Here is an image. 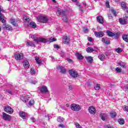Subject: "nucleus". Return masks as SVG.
Wrapping results in <instances>:
<instances>
[{
	"instance_id": "nucleus-49",
	"label": "nucleus",
	"mask_w": 128,
	"mask_h": 128,
	"mask_svg": "<svg viewBox=\"0 0 128 128\" xmlns=\"http://www.w3.org/2000/svg\"><path fill=\"white\" fill-rule=\"evenodd\" d=\"M116 70L117 72H122V69L119 68H116Z\"/></svg>"
},
{
	"instance_id": "nucleus-35",
	"label": "nucleus",
	"mask_w": 128,
	"mask_h": 128,
	"mask_svg": "<svg viewBox=\"0 0 128 128\" xmlns=\"http://www.w3.org/2000/svg\"><path fill=\"white\" fill-rule=\"evenodd\" d=\"M30 26H31V28H36V23H34V22H30Z\"/></svg>"
},
{
	"instance_id": "nucleus-4",
	"label": "nucleus",
	"mask_w": 128,
	"mask_h": 128,
	"mask_svg": "<svg viewBox=\"0 0 128 128\" xmlns=\"http://www.w3.org/2000/svg\"><path fill=\"white\" fill-rule=\"evenodd\" d=\"M13 58H14L16 60H20L24 58V54L21 52L18 53L16 52L14 53Z\"/></svg>"
},
{
	"instance_id": "nucleus-27",
	"label": "nucleus",
	"mask_w": 128,
	"mask_h": 128,
	"mask_svg": "<svg viewBox=\"0 0 128 128\" xmlns=\"http://www.w3.org/2000/svg\"><path fill=\"white\" fill-rule=\"evenodd\" d=\"M95 51H96V50H94L91 47H88L86 49V52H90H90H95Z\"/></svg>"
},
{
	"instance_id": "nucleus-26",
	"label": "nucleus",
	"mask_w": 128,
	"mask_h": 128,
	"mask_svg": "<svg viewBox=\"0 0 128 128\" xmlns=\"http://www.w3.org/2000/svg\"><path fill=\"white\" fill-rule=\"evenodd\" d=\"M88 64H92V56H86L85 57Z\"/></svg>"
},
{
	"instance_id": "nucleus-59",
	"label": "nucleus",
	"mask_w": 128,
	"mask_h": 128,
	"mask_svg": "<svg viewBox=\"0 0 128 128\" xmlns=\"http://www.w3.org/2000/svg\"><path fill=\"white\" fill-rule=\"evenodd\" d=\"M54 47L55 48H60V46L58 44L55 45Z\"/></svg>"
},
{
	"instance_id": "nucleus-36",
	"label": "nucleus",
	"mask_w": 128,
	"mask_h": 128,
	"mask_svg": "<svg viewBox=\"0 0 128 128\" xmlns=\"http://www.w3.org/2000/svg\"><path fill=\"white\" fill-rule=\"evenodd\" d=\"M28 104L30 106H34V100L31 99L28 102Z\"/></svg>"
},
{
	"instance_id": "nucleus-53",
	"label": "nucleus",
	"mask_w": 128,
	"mask_h": 128,
	"mask_svg": "<svg viewBox=\"0 0 128 128\" xmlns=\"http://www.w3.org/2000/svg\"><path fill=\"white\" fill-rule=\"evenodd\" d=\"M76 4V6H80V10L81 12H82V10H83L82 8L80 6V4Z\"/></svg>"
},
{
	"instance_id": "nucleus-14",
	"label": "nucleus",
	"mask_w": 128,
	"mask_h": 128,
	"mask_svg": "<svg viewBox=\"0 0 128 128\" xmlns=\"http://www.w3.org/2000/svg\"><path fill=\"white\" fill-rule=\"evenodd\" d=\"M19 114L20 118H22L24 120H26V118H28V114L26 112L22 111L20 112L19 113Z\"/></svg>"
},
{
	"instance_id": "nucleus-50",
	"label": "nucleus",
	"mask_w": 128,
	"mask_h": 128,
	"mask_svg": "<svg viewBox=\"0 0 128 128\" xmlns=\"http://www.w3.org/2000/svg\"><path fill=\"white\" fill-rule=\"evenodd\" d=\"M30 84H36L38 83V82L36 81H34V80H31L30 82Z\"/></svg>"
},
{
	"instance_id": "nucleus-51",
	"label": "nucleus",
	"mask_w": 128,
	"mask_h": 128,
	"mask_svg": "<svg viewBox=\"0 0 128 128\" xmlns=\"http://www.w3.org/2000/svg\"><path fill=\"white\" fill-rule=\"evenodd\" d=\"M88 42H92V41H93L92 38V37L88 38Z\"/></svg>"
},
{
	"instance_id": "nucleus-15",
	"label": "nucleus",
	"mask_w": 128,
	"mask_h": 128,
	"mask_svg": "<svg viewBox=\"0 0 128 128\" xmlns=\"http://www.w3.org/2000/svg\"><path fill=\"white\" fill-rule=\"evenodd\" d=\"M20 100L25 104H28V97L24 95L21 96Z\"/></svg>"
},
{
	"instance_id": "nucleus-18",
	"label": "nucleus",
	"mask_w": 128,
	"mask_h": 128,
	"mask_svg": "<svg viewBox=\"0 0 128 128\" xmlns=\"http://www.w3.org/2000/svg\"><path fill=\"white\" fill-rule=\"evenodd\" d=\"M119 22H120V24H123V25L126 24H128V20L120 18Z\"/></svg>"
},
{
	"instance_id": "nucleus-40",
	"label": "nucleus",
	"mask_w": 128,
	"mask_h": 128,
	"mask_svg": "<svg viewBox=\"0 0 128 128\" xmlns=\"http://www.w3.org/2000/svg\"><path fill=\"white\" fill-rule=\"evenodd\" d=\"M30 72L32 76H34V74H36V71L34 68H31Z\"/></svg>"
},
{
	"instance_id": "nucleus-42",
	"label": "nucleus",
	"mask_w": 128,
	"mask_h": 128,
	"mask_svg": "<svg viewBox=\"0 0 128 128\" xmlns=\"http://www.w3.org/2000/svg\"><path fill=\"white\" fill-rule=\"evenodd\" d=\"M74 126L76 128H82V127L78 122H75Z\"/></svg>"
},
{
	"instance_id": "nucleus-41",
	"label": "nucleus",
	"mask_w": 128,
	"mask_h": 128,
	"mask_svg": "<svg viewBox=\"0 0 128 128\" xmlns=\"http://www.w3.org/2000/svg\"><path fill=\"white\" fill-rule=\"evenodd\" d=\"M118 64L120 66H122V68H126V63L123 62H120L118 63Z\"/></svg>"
},
{
	"instance_id": "nucleus-3",
	"label": "nucleus",
	"mask_w": 128,
	"mask_h": 128,
	"mask_svg": "<svg viewBox=\"0 0 128 128\" xmlns=\"http://www.w3.org/2000/svg\"><path fill=\"white\" fill-rule=\"evenodd\" d=\"M69 74L72 78H80V74L76 70H69Z\"/></svg>"
},
{
	"instance_id": "nucleus-22",
	"label": "nucleus",
	"mask_w": 128,
	"mask_h": 128,
	"mask_svg": "<svg viewBox=\"0 0 128 128\" xmlns=\"http://www.w3.org/2000/svg\"><path fill=\"white\" fill-rule=\"evenodd\" d=\"M40 90L42 92H48V88L44 86H42L40 88Z\"/></svg>"
},
{
	"instance_id": "nucleus-10",
	"label": "nucleus",
	"mask_w": 128,
	"mask_h": 128,
	"mask_svg": "<svg viewBox=\"0 0 128 128\" xmlns=\"http://www.w3.org/2000/svg\"><path fill=\"white\" fill-rule=\"evenodd\" d=\"M56 68L62 74H66V70L62 66H56Z\"/></svg>"
},
{
	"instance_id": "nucleus-56",
	"label": "nucleus",
	"mask_w": 128,
	"mask_h": 128,
	"mask_svg": "<svg viewBox=\"0 0 128 128\" xmlns=\"http://www.w3.org/2000/svg\"><path fill=\"white\" fill-rule=\"evenodd\" d=\"M6 92H8V94H12V91L10 90H6Z\"/></svg>"
},
{
	"instance_id": "nucleus-7",
	"label": "nucleus",
	"mask_w": 128,
	"mask_h": 128,
	"mask_svg": "<svg viewBox=\"0 0 128 128\" xmlns=\"http://www.w3.org/2000/svg\"><path fill=\"white\" fill-rule=\"evenodd\" d=\"M2 12H6V11L2 8L0 6V22H2V24H6V21L4 20V16L2 14Z\"/></svg>"
},
{
	"instance_id": "nucleus-63",
	"label": "nucleus",
	"mask_w": 128,
	"mask_h": 128,
	"mask_svg": "<svg viewBox=\"0 0 128 128\" xmlns=\"http://www.w3.org/2000/svg\"><path fill=\"white\" fill-rule=\"evenodd\" d=\"M61 56L62 58H64V53H62Z\"/></svg>"
},
{
	"instance_id": "nucleus-39",
	"label": "nucleus",
	"mask_w": 128,
	"mask_h": 128,
	"mask_svg": "<svg viewBox=\"0 0 128 128\" xmlns=\"http://www.w3.org/2000/svg\"><path fill=\"white\" fill-rule=\"evenodd\" d=\"M58 122H62L64 120V119L63 118H62L60 116H59L57 118Z\"/></svg>"
},
{
	"instance_id": "nucleus-45",
	"label": "nucleus",
	"mask_w": 128,
	"mask_h": 128,
	"mask_svg": "<svg viewBox=\"0 0 128 128\" xmlns=\"http://www.w3.org/2000/svg\"><path fill=\"white\" fill-rule=\"evenodd\" d=\"M122 108L124 112H128V106H124Z\"/></svg>"
},
{
	"instance_id": "nucleus-54",
	"label": "nucleus",
	"mask_w": 128,
	"mask_h": 128,
	"mask_svg": "<svg viewBox=\"0 0 128 128\" xmlns=\"http://www.w3.org/2000/svg\"><path fill=\"white\" fill-rule=\"evenodd\" d=\"M30 120H31L32 122H36V118L34 117H32L30 118Z\"/></svg>"
},
{
	"instance_id": "nucleus-29",
	"label": "nucleus",
	"mask_w": 128,
	"mask_h": 128,
	"mask_svg": "<svg viewBox=\"0 0 128 128\" xmlns=\"http://www.w3.org/2000/svg\"><path fill=\"white\" fill-rule=\"evenodd\" d=\"M122 38L124 40L128 42V34H125L122 36Z\"/></svg>"
},
{
	"instance_id": "nucleus-30",
	"label": "nucleus",
	"mask_w": 128,
	"mask_h": 128,
	"mask_svg": "<svg viewBox=\"0 0 128 128\" xmlns=\"http://www.w3.org/2000/svg\"><path fill=\"white\" fill-rule=\"evenodd\" d=\"M35 60H36V62H37L38 64H42V60L40 59V58L38 56L35 57Z\"/></svg>"
},
{
	"instance_id": "nucleus-47",
	"label": "nucleus",
	"mask_w": 128,
	"mask_h": 128,
	"mask_svg": "<svg viewBox=\"0 0 128 128\" xmlns=\"http://www.w3.org/2000/svg\"><path fill=\"white\" fill-rule=\"evenodd\" d=\"M28 20H30V18H28V16L24 17V21L25 22H28Z\"/></svg>"
},
{
	"instance_id": "nucleus-6",
	"label": "nucleus",
	"mask_w": 128,
	"mask_h": 128,
	"mask_svg": "<svg viewBox=\"0 0 128 128\" xmlns=\"http://www.w3.org/2000/svg\"><path fill=\"white\" fill-rule=\"evenodd\" d=\"M37 20L39 22H42V24H46L48 22V18L43 16H38L37 17Z\"/></svg>"
},
{
	"instance_id": "nucleus-38",
	"label": "nucleus",
	"mask_w": 128,
	"mask_h": 128,
	"mask_svg": "<svg viewBox=\"0 0 128 128\" xmlns=\"http://www.w3.org/2000/svg\"><path fill=\"white\" fill-rule=\"evenodd\" d=\"M110 115L111 118H116V112H110Z\"/></svg>"
},
{
	"instance_id": "nucleus-23",
	"label": "nucleus",
	"mask_w": 128,
	"mask_h": 128,
	"mask_svg": "<svg viewBox=\"0 0 128 128\" xmlns=\"http://www.w3.org/2000/svg\"><path fill=\"white\" fill-rule=\"evenodd\" d=\"M102 42L104 44H110V41L108 40V38H102Z\"/></svg>"
},
{
	"instance_id": "nucleus-1",
	"label": "nucleus",
	"mask_w": 128,
	"mask_h": 128,
	"mask_svg": "<svg viewBox=\"0 0 128 128\" xmlns=\"http://www.w3.org/2000/svg\"><path fill=\"white\" fill-rule=\"evenodd\" d=\"M57 14L58 16H63L62 17V20L65 22H68V19L66 17V14H68V11H64L60 8H58L57 12Z\"/></svg>"
},
{
	"instance_id": "nucleus-2",
	"label": "nucleus",
	"mask_w": 128,
	"mask_h": 128,
	"mask_svg": "<svg viewBox=\"0 0 128 128\" xmlns=\"http://www.w3.org/2000/svg\"><path fill=\"white\" fill-rule=\"evenodd\" d=\"M30 38L34 40V42H46V39L40 38L36 37V36L31 34L30 35Z\"/></svg>"
},
{
	"instance_id": "nucleus-43",
	"label": "nucleus",
	"mask_w": 128,
	"mask_h": 128,
	"mask_svg": "<svg viewBox=\"0 0 128 128\" xmlns=\"http://www.w3.org/2000/svg\"><path fill=\"white\" fill-rule=\"evenodd\" d=\"M114 36L115 38H118L120 36V32H116V33H114Z\"/></svg>"
},
{
	"instance_id": "nucleus-12",
	"label": "nucleus",
	"mask_w": 128,
	"mask_h": 128,
	"mask_svg": "<svg viewBox=\"0 0 128 128\" xmlns=\"http://www.w3.org/2000/svg\"><path fill=\"white\" fill-rule=\"evenodd\" d=\"M10 22L12 24V26H18V20L12 18L10 20Z\"/></svg>"
},
{
	"instance_id": "nucleus-61",
	"label": "nucleus",
	"mask_w": 128,
	"mask_h": 128,
	"mask_svg": "<svg viewBox=\"0 0 128 128\" xmlns=\"http://www.w3.org/2000/svg\"><path fill=\"white\" fill-rule=\"evenodd\" d=\"M52 62H54V60H56L54 59V56H52Z\"/></svg>"
},
{
	"instance_id": "nucleus-19",
	"label": "nucleus",
	"mask_w": 128,
	"mask_h": 128,
	"mask_svg": "<svg viewBox=\"0 0 128 128\" xmlns=\"http://www.w3.org/2000/svg\"><path fill=\"white\" fill-rule=\"evenodd\" d=\"M121 8L124 11L128 10V8L126 6V4L124 2H122L121 3Z\"/></svg>"
},
{
	"instance_id": "nucleus-25",
	"label": "nucleus",
	"mask_w": 128,
	"mask_h": 128,
	"mask_svg": "<svg viewBox=\"0 0 128 128\" xmlns=\"http://www.w3.org/2000/svg\"><path fill=\"white\" fill-rule=\"evenodd\" d=\"M98 58L102 62H104V60H106V56L104 54H99Z\"/></svg>"
},
{
	"instance_id": "nucleus-20",
	"label": "nucleus",
	"mask_w": 128,
	"mask_h": 128,
	"mask_svg": "<svg viewBox=\"0 0 128 128\" xmlns=\"http://www.w3.org/2000/svg\"><path fill=\"white\" fill-rule=\"evenodd\" d=\"M100 116L102 120H106L108 118V115L106 114L102 113L100 114Z\"/></svg>"
},
{
	"instance_id": "nucleus-24",
	"label": "nucleus",
	"mask_w": 128,
	"mask_h": 128,
	"mask_svg": "<svg viewBox=\"0 0 128 128\" xmlns=\"http://www.w3.org/2000/svg\"><path fill=\"white\" fill-rule=\"evenodd\" d=\"M97 21L100 24H104V18L102 16H98L96 18Z\"/></svg>"
},
{
	"instance_id": "nucleus-16",
	"label": "nucleus",
	"mask_w": 128,
	"mask_h": 128,
	"mask_svg": "<svg viewBox=\"0 0 128 128\" xmlns=\"http://www.w3.org/2000/svg\"><path fill=\"white\" fill-rule=\"evenodd\" d=\"M94 34L96 36L97 38H102V36H104V32H95Z\"/></svg>"
},
{
	"instance_id": "nucleus-17",
	"label": "nucleus",
	"mask_w": 128,
	"mask_h": 128,
	"mask_svg": "<svg viewBox=\"0 0 128 128\" xmlns=\"http://www.w3.org/2000/svg\"><path fill=\"white\" fill-rule=\"evenodd\" d=\"M63 39H64V44H68V42H70V38L68 36H64L63 37Z\"/></svg>"
},
{
	"instance_id": "nucleus-28",
	"label": "nucleus",
	"mask_w": 128,
	"mask_h": 128,
	"mask_svg": "<svg viewBox=\"0 0 128 128\" xmlns=\"http://www.w3.org/2000/svg\"><path fill=\"white\" fill-rule=\"evenodd\" d=\"M76 56L78 60H84V56L80 53H76Z\"/></svg>"
},
{
	"instance_id": "nucleus-9",
	"label": "nucleus",
	"mask_w": 128,
	"mask_h": 128,
	"mask_svg": "<svg viewBox=\"0 0 128 128\" xmlns=\"http://www.w3.org/2000/svg\"><path fill=\"white\" fill-rule=\"evenodd\" d=\"M2 118L4 120H7L8 122H10L12 120V116L8 115L6 113H3Z\"/></svg>"
},
{
	"instance_id": "nucleus-13",
	"label": "nucleus",
	"mask_w": 128,
	"mask_h": 128,
	"mask_svg": "<svg viewBox=\"0 0 128 128\" xmlns=\"http://www.w3.org/2000/svg\"><path fill=\"white\" fill-rule=\"evenodd\" d=\"M88 112L92 114H94L96 112V108L92 106H91L88 108Z\"/></svg>"
},
{
	"instance_id": "nucleus-44",
	"label": "nucleus",
	"mask_w": 128,
	"mask_h": 128,
	"mask_svg": "<svg viewBox=\"0 0 128 128\" xmlns=\"http://www.w3.org/2000/svg\"><path fill=\"white\" fill-rule=\"evenodd\" d=\"M110 12H112V14H113L114 16H116V10H114L111 9L110 10Z\"/></svg>"
},
{
	"instance_id": "nucleus-64",
	"label": "nucleus",
	"mask_w": 128,
	"mask_h": 128,
	"mask_svg": "<svg viewBox=\"0 0 128 128\" xmlns=\"http://www.w3.org/2000/svg\"><path fill=\"white\" fill-rule=\"evenodd\" d=\"M106 128H112L110 126H106Z\"/></svg>"
},
{
	"instance_id": "nucleus-60",
	"label": "nucleus",
	"mask_w": 128,
	"mask_h": 128,
	"mask_svg": "<svg viewBox=\"0 0 128 128\" xmlns=\"http://www.w3.org/2000/svg\"><path fill=\"white\" fill-rule=\"evenodd\" d=\"M108 18H110V20L112 18V16L110 14L108 15Z\"/></svg>"
},
{
	"instance_id": "nucleus-11",
	"label": "nucleus",
	"mask_w": 128,
	"mask_h": 128,
	"mask_svg": "<svg viewBox=\"0 0 128 128\" xmlns=\"http://www.w3.org/2000/svg\"><path fill=\"white\" fill-rule=\"evenodd\" d=\"M4 24H2V28L4 30H12V26H10L8 24H6L5 23H3Z\"/></svg>"
},
{
	"instance_id": "nucleus-31",
	"label": "nucleus",
	"mask_w": 128,
	"mask_h": 128,
	"mask_svg": "<svg viewBox=\"0 0 128 128\" xmlns=\"http://www.w3.org/2000/svg\"><path fill=\"white\" fill-rule=\"evenodd\" d=\"M94 90H98L100 89V84H96L94 86Z\"/></svg>"
},
{
	"instance_id": "nucleus-58",
	"label": "nucleus",
	"mask_w": 128,
	"mask_h": 128,
	"mask_svg": "<svg viewBox=\"0 0 128 128\" xmlns=\"http://www.w3.org/2000/svg\"><path fill=\"white\" fill-rule=\"evenodd\" d=\"M69 88L72 90L74 88V86L72 85L69 86Z\"/></svg>"
},
{
	"instance_id": "nucleus-57",
	"label": "nucleus",
	"mask_w": 128,
	"mask_h": 128,
	"mask_svg": "<svg viewBox=\"0 0 128 128\" xmlns=\"http://www.w3.org/2000/svg\"><path fill=\"white\" fill-rule=\"evenodd\" d=\"M66 60L68 61V62H72V59H70V58H67Z\"/></svg>"
},
{
	"instance_id": "nucleus-52",
	"label": "nucleus",
	"mask_w": 128,
	"mask_h": 128,
	"mask_svg": "<svg viewBox=\"0 0 128 128\" xmlns=\"http://www.w3.org/2000/svg\"><path fill=\"white\" fill-rule=\"evenodd\" d=\"M106 8H110V2H106Z\"/></svg>"
},
{
	"instance_id": "nucleus-48",
	"label": "nucleus",
	"mask_w": 128,
	"mask_h": 128,
	"mask_svg": "<svg viewBox=\"0 0 128 128\" xmlns=\"http://www.w3.org/2000/svg\"><path fill=\"white\" fill-rule=\"evenodd\" d=\"M56 38H51L49 39V42H56Z\"/></svg>"
},
{
	"instance_id": "nucleus-33",
	"label": "nucleus",
	"mask_w": 128,
	"mask_h": 128,
	"mask_svg": "<svg viewBox=\"0 0 128 128\" xmlns=\"http://www.w3.org/2000/svg\"><path fill=\"white\" fill-rule=\"evenodd\" d=\"M107 34L108 36H110L112 38L114 36V33L110 31H107Z\"/></svg>"
},
{
	"instance_id": "nucleus-55",
	"label": "nucleus",
	"mask_w": 128,
	"mask_h": 128,
	"mask_svg": "<svg viewBox=\"0 0 128 128\" xmlns=\"http://www.w3.org/2000/svg\"><path fill=\"white\" fill-rule=\"evenodd\" d=\"M58 126L60 128H64V124H60L58 125Z\"/></svg>"
},
{
	"instance_id": "nucleus-34",
	"label": "nucleus",
	"mask_w": 128,
	"mask_h": 128,
	"mask_svg": "<svg viewBox=\"0 0 128 128\" xmlns=\"http://www.w3.org/2000/svg\"><path fill=\"white\" fill-rule=\"evenodd\" d=\"M115 52H118V54H120V52H122V48H118L115 49Z\"/></svg>"
},
{
	"instance_id": "nucleus-21",
	"label": "nucleus",
	"mask_w": 128,
	"mask_h": 128,
	"mask_svg": "<svg viewBox=\"0 0 128 128\" xmlns=\"http://www.w3.org/2000/svg\"><path fill=\"white\" fill-rule=\"evenodd\" d=\"M23 65L25 68H30V63H28V61L26 60H24Z\"/></svg>"
},
{
	"instance_id": "nucleus-37",
	"label": "nucleus",
	"mask_w": 128,
	"mask_h": 128,
	"mask_svg": "<svg viewBox=\"0 0 128 128\" xmlns=\"http://www.w3.org/2000/svg\"><path fill=\"white\" fill-rule=\"evenodd\" d=\"M27 44L29 46H34V44L32 42H28Z\"/></svg>"
},
{
	"instance_id": "nucleus-8",
	"label": "nucleus",
	"mask_w": 128,
	"mask_h": 128,
	"mask_svg": "<svg viewBox=\"0 0 128 128\" xmlns=\"http://www.w3.org/2000/svg\"><path fill=\"white\" fill-rule=\"evenodd\" d=\"M4 110V112H8V114H14V109L8 106H5Z\"/></svg>"
},
{
	"instance_id": "nucleus-62",
	"label": "nucleus",
	"mask_w": 128,
	"mask_h": 128,
	"mask_svg": "<svg viewBox=\"0 0 128 128\" xmlns=\"http://www.w3.org/2000/svg\"><path fill=\"white\" fill-rule=\"evenodd\" d=\"M66 106L67 108H70V104H66Z\"/></svg>"
},
{
	"instance_id": "nucleus-5",
	"label": "nucleus",
	"mask_w": 128,
	"mask_h": 128,
	"mask_svg": "<svg viewBox=\"0 0 128 128\" xmlns=\"http://www.w3.org/2000/svg\"><path fill=\"white\" fill-rule=\"evenodd\" d=\"M71 110L74 112H78L82 110V107L78 104H73L70 106Z\"/></svg>"
},
{
	"instance_id": "nucleus-32",
	"label": "nucleus",
	"mask_w": 128,
	"mask_h": 128,
	"mask_svg": "<svg viewBox=\"0 0 128 128\" xmlns=\"http://www.w3.org/2000/svg\"><path fill=\"white\" fill-rule=\"evenodd\" d=\"M118 122L120 124H124V118H120L118 120Z\"/></svg>"
},
{
	"instance_id": "nucleus-46",
	"label": "nucleus",
	"mask_w": 128,
	"mask_h": 128,
	"mask_svg": "<svg viewBox=\"0 0 128 128\" xmlns=\"http://www.w3.org/2000/svg\"><path fill=\"white\" fill-rule=\"evenodd\" d=\"M83 32L85 33V34H88V28H83Z\"/></svg>"
}]
</instances>
